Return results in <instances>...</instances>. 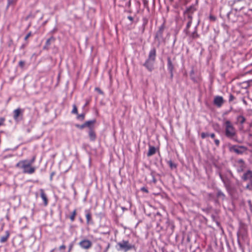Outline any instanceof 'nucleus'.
Listing matches in <instances>:
<instances>
[{
	"label": "nucleus",
	"mask_w": 252,
	"mask_h": 252,
	"mask_svg": "<svg viewBox=\"0 0 252 252\" xmlns=\"http://www.w3.org/2000/svg\"><path fill=\"white\" fill-rule=\"evenodd\" d=\"M40 196L42 198V200H43L44 204L45 206H46L48 204V199L46 197V195L45 193H44V190L43 189H40Z\"/></svg>",
	"instance_id": "1a4fd4ad"
},
{
	"label": "nucleus",
	"mask_w": 252,
	"mask_h": 252,
	"mask_svg": "<svg viewBox=\"0 0 252 252\" xmlns=\"http://www.w3.org/2000/svg\"><path fill=\"white\" fill-rule=\"evenodd\" d=\"M209 136H210L212 139H215V134L214 133H211L209 134Z\"/></svg>",
	"instance_id": "72a5a7b5"
},
{
	"label": "nucleus",
	"mask_w": 252,
	"mask_h": 252,
	"mask_svg": "<svg viewBox=\"0 0 252 252\" xmlns=\"http://www.w3.org/2000/svg\"><path fill=\"white\" fill-rule=\"evenodd\" d=\"M239 162H242L243 164L244 163V162H243V160H242V159L240 160Z\"/></svg>",
	"instance_id": "de8ad7c7"
},
{
	"label": "nucleus",
	"mask_w": 252,
	"mask_h": 252,
	"mask_svg": "<svg viewBox=\"0 0 252 252\" xmlns=\"http://www.w3.org/2000/svg\"><path fill=\"white\" fill-rule=\"evenodd\" d=\"M162 31L161 29H160L157 33L156 37H160L162 35Z\"/></svg>",
	"instance_id": "b1692460"
},
{
	"label": "nucleus",
	"mask_w": 252,
	"mask_h": 252,
	"mask_svg": "<svg viewBox=\"0 0 252 252\" xmlns=\"http://www.w3.org/2000/svg\"><path fill=\"white\" fill-rule=\"evenodd\" d=\"M128 19L131 21H132L133 20V18L131 16H128Z\"/></svg>",
	"instance_id": "a19ab883"
},
{
	"label": "nucleus",
	"mask_w": 252,
	"mask_h": 252,
	"mask_svg": "<svg viewBox=\"0 0 252 252\" xmlns=\"http://www.w3.org/2000/svg\"><path fill=\"white\" fill-rule=\"evenodd\" d=\"M66 249V246L64 245H62L59 247V250L61 251V252H63V251Z\"/></svg>",
	"instance_id": "393cba45"
},
{
	"label": "nucleus",
	"mask_w": 252,
	"mask_h": 252,
	"mask_svg": "<svg viewBox=\"0 0 252 252\" xmlns=\"http://www.w3.org/2000/svg\"><path fill=\"white\" fill-rule=\"evenodd\" d=\"M17 0H8V3L9 5L15 3Z\"/></svg>",
	"instance_id": "a878e982"
},
{
	"label": "nucleus",
	"mask_w": 252,
	"mask_h": 252,
	"mask_svg": "<svg viewBox=\"0 0 252 252\" xmlns=\"http://www.w3.org/2000/svg\"><path fill=\"white\" fill-rule=\"evenodd\" d=\"M19 65L21 67H23L25 65V62L23 61H20L19 62Z\"/></svg>",
	"instance_id": "bb28decb"
},
{
	"label": "nucleus",
	"mask_w": 252,
	"mask_h": 252,
	"mask_svg": "<svg viewBox=\"0 0 252 252\" xmlns=\"http://www.w3.org/2000/svg\"><path fill=\"white\" fill-rule=\"evenodd\" d=\"M117 246H118V247L117 248L118 251H124V252H126L134 247L132 245L129 244V242L126 241H122L118 243Z\"/></svg>",
	"instance_id": "20e7f679"
},
{
	"label": "nucleus",
	"mask_w": 252,
	"mask_h": 252,
	"mask_svg": "<svg viewBox=\"0 0 252 252\" xmlns=\"http://www.w3.org/2000/svg\"><path fill=\"white\" fill-rule=\"evenodd\" d=\"M234 97L233 95L232 94H230L229 96V101H232L234 99Z\"/></svg>",
	"instance_id": "473e14b6"
},
{
	"label": "nucleus",
	"mask_w": 252,
	"mask_h": 252,
	"mask_svg": "<svg viewBox=\"0 0 252 252\" xmlns=\"http://www.w3.org/2000/svg\"><path fill=\"white\" fill-rule=\"evenodd\" d=\"M9 236H10V233L8 231H6L5 232V234L1 237L0 239V242L1 243H5V242H6L8 240V239L9 238Z\"/></svg>",
	"instance_id": "9d476101"
},
{
	"label": "nucleus",
	"mask_w": 252,
	"mask_h": 252,
	"mask_svg": "<svg viewBox=\"0 0 252 252\" xmlns=\"http://www.w3.org/2000/svg\"><path fill=\"white\" fill-rule=\"evenodd\" d=\"M25 47V45H22L21 47V48H24Z\"/></svg>",
	"instance_id": "09e8293b"
},
{
	"label": "nucleus",
	"mask_w": 252,
	"mask_h": 252,
	"mask_svg": "<svg viewBox=\"0 0 252 252\" xmlns=\"http://www.w3.org/2000/svg\"><path fill=\"white\" fill-rule=\"evenodd\" d=\"M72 245H70V246H69V252H70V251L71 250V249H72Z\"/></svg>",
	"instance_id": "a18cd8bd"
},
{
	"label": "nucleus",
	"mask_w": 252,
	"mask_h": 252,
	"mask_svg": "<svg viewBox=\"0 0 252 252\" xmlns=\"http://www.w3.org/2000/svg\"><path fill=\"white\" fill-rule=\"evenodd\" d=\"M109 248H110V244L109 243H107V245L106 248L104 252H106L108 251V250L109 249Z\"/></svg>",
	"instance_id": "c9c22d12"
},
{
	"label": "nucleus",
	"mask_w": 252,
	"mask_h": 252,
	"mask_svg": "<svg viewBox=\"0 0 252 252\" xmlns=\"http://www.w3.org/2000/svg\"><path fill=\"white\" fill-rule=\"evenodd\" d=\"M84 117H85L84 114H82L79 115L78 116V119L83 120V119H84Z\"/></svg>",
	"instance_id": "c756f323"
},
{
	"label": "nucleus",
	"mask_w": 252,
	"mask_h": 252,
	"mask_svg": "<svg viewBox=\"0 0 252 252\" xmlns=\"http://www.w3.org/2000/svg\"><path fill=\"white\" fill-rule=\"evenodd\" d=\"M94 121H88V122H86L84 124V126H91V125L94 124Z\"/></svg>",
	"instance_id": "4be33fe9"
},
{
	"label": "nucleus",
	"mask_w": 252,
	"mask_h": 252,
	"mask_svg": "<svg viewBox=\"0 0 252 252\" xmlns=\"http://www.w3.org/2000/svg\"><path fill=\"white\" fill-rule=\"evenodd\" d=\"M54 40L55 39L53 37H51L50 38L48 39L45 43V47H49L51 44V42L52 41H54Z\"/></svg>",
	"instance_id": "dca6fc26"
},
{
	"label": "nucleus",
	"mask_w": 252,
	"mask_h": 252,
	"mask_svg": "<svg viewBox=\"0 0 252 252\" xmlns=\"http://www.w3.org/2000/svg\"><path fill=\"white\" fill-rule=\"evenodd\" d=\"M95 91H97L99 94H102V91L99 88H95Z\"/></svg>",
	"instance_id": "c85d7f7f"
},
{
	"label": "nucleus",
	"mask_w": 252,
	"mask_h": 252,
	"mask_svg": "<svg viewBox=\"0 0 252 252\" xmlns=\"http://www.w3.org/2000/svg\"><path fill=\"white\" fill-rule=\"evenodd\" d=\"M167 67L169 71L172 74L174 66L170 58H168L167 60Z\"/></svg>",
	"instance_id": "f8f14e48"
},
{
	"label": "nucleus",
	"mask_w": 252,
	"mask_h": 252,
	"mask_svg": "<svg viewBox=\"0 0 252 252\" xmlns=\"http://www.w3.org/2000/svg\"><path fill=\"white\" fill-rule=\"evenodd\" d=\"M35 159V157H33L31 160H29V162H30L32 165V163L34 162Z\"/></svg>",
	"instance_id": "7c9ffc66"
},
{
	"label": "nucleus",
	"mask_w": 252,
	"mask_h": 252,
	"mask_svg": "<svg viewBox=\"0 0 252 252\" xmlns=\"http://www.w3.org/2000/svg\"><path fill=\"white\" fill-rule=\"evenodd\" d=\"M197 37H198V35H197V34L195 33H194L193 34V35H192V37H193V38H197Z\"/></svg>",
	"instance_id": "58836bf2"
},
{
	"label": "nucleus",
	"mask_w": 252,
	"mask_h": 252,
	"mask_svg": "<svg viewBox=\"0 0 252 252\" xmlns=\"http://www.w3.org/2000/svg\"><path fill=\"white\" fill-rule=\"evenodd\" d=\"M220 177L221 180L224 182V179H223L222 176L221 175V174H220Z\"/></svg>",
	"instance_id": "79ce46f5"
},
{
	"label": "nucleus",
	"mask_w": 252,
	"mask_h": 252,
	"mask_svg": "<svg viewBox=\"0 0 252 252\" xmlns=\"http://www.w3.org/2000/svg\"><path fill=\"white\" fill-rule=\"evenodd\" d=\"M237 119L241 124H243L246 121L245 118L243 116H238Z\"/></svg>",
	"instance_id": "a211bd4d"
},
{
	"label": "nucleus",
	"mask_w": 252,
	"mask_h": 252,
	"mask_svg": "<svg viewBox=\"0 0 252 252\" xmlns=\"http://www.w3.org/2000/svg\"><path fill=\"white\" fill-rule=\"evenodd\" d=\"M193 8H194L193 7L190 6V7H189L187 8V11L188 12H190L191 10V9H193Z\"/></svg>",
	"instance_id": "e433bc0d"
},
{
	"label": "nucleus",
	"mask_w": 252,
	"mask_h": 252,
	"mask_svg": "<svg viewBox=\"0 0 252 252\" xmlns=\"http://www.w3.org/2000/svg\"><path fill=\"white\" fill-rule=\"evenodd\" d=\"M156 148L154 146H150L148 152L147 153L148 157H151L156 153Z\"/></svg>",
	"instance_id": "ddd939ff"
},
{
	"label": "nucleus",
	"mask_w": 252,
	"mask_h": 252,
	"mask_svg": "<svg viewBox=\"0 0 252 252\" xmlns=\"http://www.w3.org/2000/svg\"><path fill=\"white\" fill-rule=\"evenodd\" d=\"M230 151L236 153L237 154L241 155L246 151L247 148L242 146L234 145L230 148Z\"/></svg>",
	"instance_id": "423d86ee"
},
{
	"label": "nucleus",
	"mask_w": 252,
	"mask_h": 252,
	"mask_svg": "<svg viewBox=\"0 0 252 252\" xmlns=\"http://www.w3.org/2000/svg\"><path fill=\"white\" fill-rule=\"evenodd\" d=\"M214 142L217 146H219L220 145V140L217 139H214Z\"/></svg>",
	"instance_id": "cd10ccee"
},
{
	"label": "nucleus",
	"mask_w": 252,
	"mask_h": 252,
	"mask_svg": "<svg viewBox=\"0 0 252 252\" xmlns=\"http://www.w3.org/2000/svg\"><path fill=\"white\" fill-rule=\"evenodd\" d=\"M54 175H55V172H53L51 173V175H50V180L51 181L52 180L53 177L54 176Z\"/></svg>",
	"instance_id": "f704fd0d"
},
{
	"label": "nucleus",
	"mask_w": 252,
	"mask_h": 252,
	"mask_svg": "<svg viewBox=\"0 0 252 252\" xmlns=\"http://www.w3.org/2000/svg\"><path fill=\"white\" fill-rule=\"evenodd\" d=\"M243 102L245 104L247 105V102L245 99L243 100Z\"/></svg>",
	"instance_id": "c03bdc74"
},
{
	"label": "nucleus",
	"mask_w": 252,
	"mask_h": 252,
	"mask_svg": "<svg viewBox=\"0 0 252 252\" xmlns=\"http://www.w3.org/2000/svg\"><path fill=\"white\" fill-rule=\"evenodd\" d=\"M156 50L152 48L149 52L148 58L144 64V66L150 71L154 69V65L156 60Z\"/></svg>",
	"instance_id": "7ed1b4c3"
},
{
	"label": "nucleus",
	"mask_w": 252,
	"mask_h": 252,
	"mask_svg": "<svg viewBox=\"0 0 252 252\" xmlns=\"http://www.w3.org/2000/svg\"><path fill=\"white\" fill-rule=\"evenodd\" d=\"M22 111L20 108H18L15 109L14 112V116L13 118L15 120H17L18 119L19 116L22 113Z\"/></svg>",
	"instance_id": "9b49d317"
},
{
	"label": "nucleus",
	"mask_w": 252,
	"mask_h": 252,
	"mask_svg": "<svg viewBox=\"0 0 252 252\" xmlns=\"http://www.w3.org/2000/svg\"><path fill=\"white\" fill-rule=\"evenodd\" d=\"M85 212H86V219H87V222L88 224H89L90 223V221L91 220V219H92L91 213H90V211H89V210H86L85 211Z\"/></svg>",
	"instance_id": "4468645a"
},
{
	"label": "nucleus",
	"mask_w": 252,
	"mask_h": 252,
	"mask_svg": "<svg viewBox=\"0 0 252 252\" xmlns=\"http://www.w3.org/2000/svg\"><path fill=\"white\" fill-rule=\"evenodd\" d=\"M223 126L224 128L225 136L234 142H239L238 139L237 130L232 123L229 120H223Z\"/></svg>",
	"instance_id": "f257e3e1"
},
{
	"label": "nucleus",
	"mask_w": 252,
	"mask_h": 252,
	"mask_svg": "<svg viewBox=\"0 0 252 252\" xmlns=\"http://www.w3.org/2000/svg\"><path fill=\"white\" fill-rule=\"evenodd\" d=\"M4 120L1 119L0 120V126H1Z\"/></svg>",
	"instance_id": "37998d69"
},
{
	"label": "nucleus",
	"mask_w": 252,
	"mask_h": 252,
	"mask_svg": "<svg viewBox=\"0 0 252 252\" xmlns=\"http://www.w3.org/2000/svg\"><path fill=\"white\" fill-rule=\"evenodd\" d=\"M76 215V210H74L69 217L71 221H73L74 220Z\"/></svg>",
	"instance_id": "f3484780"
},
{
	"label": "nucleus",
	"mask_w": 252,
	"mask_h": 252,
	"mask_svg": "<svg viewBox=\"0 0 252 252\" xmlns=\"http://www.w3.org/2000/svg\"><path fill=\"white\" fill-rule=\"evenodd\" d=\"M209 133H205V132H202L201 134V137L202 139H204L208 136H209Z\"/></svg>",
	"instance_id": "412c9836"
},
{
	"label": "nucleus",
	"mask_w": 252,
	"mask_h": 252,
	"mask_svg": "<svg viewBox=\"0 0 252 252\" xmlns=\"http://www.w3.org/2000/svg\"><path fill=\"white\" fill-rule=\"evenodd\" d=\"M31 33H29L25 37V40H26L28 39V38L30 36Z\"/></svg>",
	"instance_id": "4c0bfd02"
},
{
	"label": "nucleus",
	"mask_w": 252,
	"mask_h": 252,
	"mask_svg": "<svg viewBox=\"0 0 252 252\" xmlns=\"http://www.w3.org/2000/svg\"><path fill=\"white\" fill-rule=\"evenodd\" d=\"M77 108L75 104L73 105V109L72 110V113L74 114H77Z\"/></svg>",
	"instance_id": "5701e85b"
},
{
	"label": "nucleus",
	"mask_w": 252,
	"mask_h": 252,
	"mask_svg": "<svg viewBox=\"0 0 252 252\" xmlns=\"http://www.w3.org/2000/svg\"><path fill=\"white\" fill-rule=\"evenodd\" d=\"M86 126H84V124L81 126V128H83L84 127H86Z\"/></svg>",
	"instance_id": "8fccbe9b"
},
{
	"label": "nucleus",
	"mask_w": 252,
	"mask_h": 252,
	"mask_svg": "<svg viewBox=\"0 0 252 252\" xmlns=\"http://www.w3.org/2000/svg\"><path fill=\"white\" fill-rule=\"evenodd\" d=\"M242 178L244 181L251 180L252 178V171L251 170L247 171L244 174Z\"/></svg>",
	"instance_id": "6e6552de"
},
{
	"label": "nucleus",
	"mask_w": 252,
	"mask_h": 252,
	"mask_svg": "<svg viewBox=\"0 0 252 252\" xmlns=\"http://www.w3.org/2000/svg\"><path fill=\"white\" fill-rule=\"evenodd\" d=\"M189 18L190 19L187 25V30H188L191 26L192 23V20L191 16L189 15Z\"/></svg>",
	"instance_id": "aec40b11"
},
{
	"label": "nucleus",
	"mask_w": 252,
	"mask_h": 252,
	"mask_svg": "<svg viewBox=\"0 0 252 252\" xmlns=\"http://www.w3.org/2000/svg\"><path fill=\"white\" fill-rule=\"evenodd\" d=\"M16 167L22 169L23 173L29 174H33L36 170V168L29 162V160H20L16 164Z\"/></svg>",
	"instance_id": "f03ea898"
},
{
	"label": "nucleus",
	"mask_w": 252,
	"mask_h": 252,
	"mask_svg": "<svg viewBox=\"0 0 252 252\" xmlns=\"http://www.w3.org/2000/svg\"><path fill=\"white\" fill-rule=\"evenodd\" d=\"M209 19L210 20L214 21L216 20V17L213 15H210Z\"/></svg>",
	"instance_id": "2f4dec72"
},
{
	"label": "nucleus",
	"mask_w": 252,
	"mask_h": 252,
	"mask_svg": "<svg viewBox=\"0 0 252 252\" xmlns=\"http://www.w3.org/2000/svg\"><path fill=\"white\" fill-rule=\"evenodd\" d=\"M81 248L84 250H89L92 248L93 243L91 241L83 238L78 243Z\"/></svg>",
	"instance_id": "39448f33"
},
{
	"label": "nucleus",
	"mask_w": 252,
	"mask_h": 252,
	"mask_svg": "<svg viewBox=\"0 0 252 252\" xmlns=\"http://www.w3.org/2000/svg\"><path fill=\"white\" fill-rule=\"evenodd\" d=\"M168 163L171 169L176 168L177 167L175 163H174L171 160L169 161L168 162Z\"/></svg>",
	"instance_id": "6ab92c4d"
},
{
	"label": "nucleus",
	"mask_w": 252,
	"mask_h": 252,
	"mask_svg": "<svg viewBox=\"0 0 252 252\" xmlns=\"http://www.w3.org/2000/svg\"><path fill=\"white\" fill-rule=\"evenodd\" d=\"M89 135L90 138L91 140L93 141V140H95V137H96L95 134L94 132L92 129H91L89 130Z\"/></svg>",
	"instance_id": "2eb2a0df"
},
{
	"label": "nucleus",
	"mask_w": 252,
	"mask_h": 252,
	"mask_svg": "<svg viewBox=\"0 0 252 252\" xmlns=\"http://www.w3.org/2000/svg\"><path fill=\"white\" fill-rule=\"evenodd\" d=\"M223 99L222 96H217L214 98V103L219 107H220L223 103Z\"/></svg>",
	"instance_id": "0eeeda50"
},
{
	"label": "nucleus",
	"mask_w": 252,
	"mask_h": 252,
	"mask_svg": "<svg viewBox=\"0 0 252 252\" xmlns=\"http://www.w3.org/2000/svg\"><path fill=\"white\" fill-rule=\"evenodd\" d=\"M55 251V249H53L52 250H51L50 252H54Z\"/></svg>",
	"instance_id": "49530a36"
},
{
	"label": "nucleus",
	"mask_w": 252,
	"mask_h": 252,
	"mask_svg": "<svg viewBox=\"0 0 252 252\" xmlns=\"http://www.w3.org/2000/svg\"><path fill=\"white\" fill-rule=\"evenodd\" d=\"M141 189H142V190H143V191H145L146 192H148V190L146 188H142Z\"/></svg>",
	"instance_id": "ea45409f"
}]
</instances>
